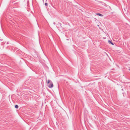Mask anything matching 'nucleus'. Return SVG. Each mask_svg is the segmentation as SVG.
<instances>
[{"label": "nucleus", "mask_w": 130, "mask_h": 130, "mask_svg": "<svg viewBox=\"0 0 130 130\" xmlns=\"http://www.w3.org/2000/svg\"><path fill=\"white\" fill-rule=\"evenodd\" d=\"M47 86L49 88H52L53 87V84L52 82L50 80H48L47 82Z\"/></svg>", "instance_id": "1"}, {"label": "nucleus", "mask_w": 130, "mask_h": 130, "mask_svg": "<svg viewBox=\"0 0 130 130\" xmlns=\"http://www.w3.org/2000/svg\"><path fill=\"white\" fill-rule=\"evenodd\" d=\"M96 14L97 15H99V16H100L101 17H102L103 15L102 14L100 13H97Z\"/></svg>", "instance_id": "2"}, {"label": "nucleus", "mask_w": 130, "mask_h": 130, "mask_svg": "<svg viewBox=\"0 0 130 130\" xmlns=\"http://www.w3.org/2000/svg\"><path fill=\"white\" fill-rule=\"evenodd\" d=\"M108 42H109V43L110 44H111L112 45H114V44L113 43H112V42H111V41H110V40H108Z\"/></svg>", "instance_id": "3"}, {"label": "nucleus", "mask_w": 130, "mask_h": 130, "mask_svg": "<svg viewBox=\"0 0 130 130\" xmlns=\"http://www.w3.org/2000/svg\"><path fill=\"white\" fill-rule=\"evenodd\" d=\"M15 108H16V109H18V107H19V106L18 105H15Z\"/></svg>", "instance_id": "4"}, {"label": "nucleus", "mask_w": 130, "mask_h": 130, "mask_svg": "<svg viewBox=\"0 0 130 130\" xmlns=\"http://www.w3.org/2000/svg\"><path fill=\"white\" fill-rule=\"evenodd\" d=\"M44 4L46 6H47L48 5V4L47 3H45Z\"/></svg>", "instance_id": "5"}, {"label": "nucleus", "mask_w": 130, "mask_h": 130, "mask_svg": "<svg viewBox=\"0 0 130 130\" xmlns=\"http://www.w3.org/2000/svg\"><path fill=\"white\" fill-rule=\"evenodd\" d=\"M129 70L130 71V69H129Z\"/></svg>", "instance_id": "6"}]
</instances>
